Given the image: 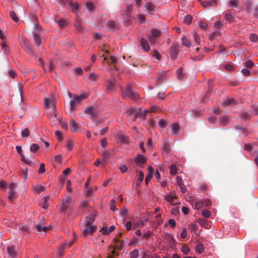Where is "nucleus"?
Instances as JSON below:
<instances>
[{
    "mask_svg": "<svg viewBox=\"0 0 258 258\" xmlns=\"http://www.w3.org/2000/svg\"><path fill=\"white\" fill-rule=\"evenodd\" d=\"M192 19V17L191 16L187 15L184 17L183 22L185 24H189L191 23Z\"/></svg>",
    "mask_w": 258,
    "mask_h": 258,
    "instance_id": "obj_43",
    "label": "nucleus"
},
{
    "mask_svg": "<svg viewBox=\"0 0 258 258\" xmlns=\"http://www.w3.org/2000/svg\"><path fill=\"white\" fill-rule=\"evenodd\" d=\"M124 244V242L122 240L121 241H119L116 245V247L119 250H121L122 248L123 245Z\"/></svg>",
    "mask_w": 258,
    "mask_h": 258,
    "instance_id": "obj_62",
    "label": "nucleus"
},
{
    "mask_svg": "<svg viewBox=\"0 0 258 258\" xmlns=\"http://www.w3.org/2000/svg\"><path fill=\"white\" fill-rule=\"evenodd\" d=\"M177 172V169L175 165L172 164L170 167V173L171 175H174Z\"/></svg>",
    "mask_w": 258,
    "mask_h": 258,
    "instance_id": "obj_34",
    "label": "nucleus"
},
{
    "mask_svg": "<svg viewBox=\"0 0 258 258\" xmlns=\"http://www.w3.org/2000/svg\"><path fill=\"white\" fill-rule=\"evenodd\" d=\"M19 41L20 45L28 54L31 56L34 54L27 38L23 37Z\"/></svg>",
    "mask_w": 258,
    "mask_h": 258,
    "instance_id": "obj_4",
    "label": "nucleus"
},
{
    "mask_svg": "<svg viewBox=\"0 0 258 258\" xmlns=\"http://www.w3.org/2000/svg\"><path fill=\"white\" fill-rule=\"evenodd\" d=\"M138 109H136L133 107H132L130 108L126 112V114L127 116L131 115L132 114L135 113V115H136V113L137 112Z\"/></svg>",
    "mask_w": 258,
    "mask_h": 258,
    "instance_id": "obj_41",
    "label": "nucleus"
},
{
    "mask_svg": "<svg viewBox=\"0 0 258 258\" xmlns=\"http://www.w3.org/2000/svg\"><path fill=\"white\" fill-rule=\"evenodd\" d=\"M102 156L103 161L106 162L110 158V155L109 151L104 150L102 153Z\"/></svg>",
    "mask_w": 258,
    "mask_h": 258,
    "instance_id": "obj_30",
    "label": "nucleus"
},
{
    "mask_svg": "<svg viewBox=\"0 0 258 258\" xmlns=\"http://www.w3.org/2000/svg\"><path fill=\"white\" fill-rule=\"evenodd\" d=\"M84 112L89 115L92 119H94L97 117L99 110L96 106H89L86 108Z\"/></svg>",
    "mask_w": 258,
    "mask_h": 258,
    "instance_id": "obj_5",
    "label": "nucleus"
},
{
    "mask_svg": "<svg viewBox=\"0 0 258 258\" xmlns=\"http://www.w3.org/2000/svg\"><path fill=\"white\" fill-rule=\"evenodd\" d=\"M8 74L10 77L14 79L16 76V73L13 70H10L8 72Z\"/></svg>",
    "mask_w": 258,
    "mask_h": 258,
    "instance_id": "obj_64",
    "label": "nucleus"
},
{
    "mask_svg": "<svg viewBox=\"0 0 258 258\" xmlns=\"http://www.w3.org/2000/svg\"><path fill=\"white\" fill-rule=\"evenodd\" d=\"M105 86L107 91L111 92L115 88V85L114 82L113 81H112L111 80H108L106 81V82L105 83Z\"/></svg>",
    "mask_w": 258,
    "mask_h": 258,
    "instance_id": "obj_15",
    "label": "nucleus"
},
{
    "mask_svg": "<svg viewBox=\"0 0 258 258\" xmlns=\"http://www.w3.org/2000/svg\"><path fill=\"white\" fill-rule=\"evenodd\" d=\"M75 27L77 30L80 33L84 32L85 30V28L81 24V23L79 22H77L75 23Z\"/></svg>",
    "mask_w": 258,
    "mask_h": 258,
    "instance_id": "obj_29",
    "label": "nucleus"
},
{
    "mask_svg": "<svg viewBox=\"0 0 258 258\" xmlns=\"http://www.w3.org/2000/svg\"><path fill=\"white\" fill-rule=\"evenodd\" d=\"M249 39L252 42H255L257 40V36L255 34H251L249 36Z\"/></svg>",
    "mask_w": 258,
    "mask_h": 258,
    "instance_id": "obj_61",
    "label": "nucleus"
},
{
    "mask_svg": "<svg viewBox=\"0 0 258 258\" xmlns=\"http://www.w3.org/2000/svg\"><path fill=\"white\" fill-rule=\"evenodd\" d=\"M30 135L29 131L28 128H25L21 133V135L23 138H27Z\"/></svg>",
    "mask_w": 258,
    "mask_h": 258,
    "instance_id": "obj_48",
    "label": "nucleus"
},
{
    "mask_svg": "<svg viewBox=\"0 0 258 258\" xmlns=\"http://www.w3.org/2000/svg\"><path fill=\"white\" fill-rule=\"evenodd\" d=\"M154 110L153 109H152L151 110H148L146 109L143 111V112L142 111L141 108H138L137 112L136 113V115L134 116V118L133 119V120L135 121L137 117H144L145 118L147 114L149 112H152L154 111Z\"/></svg>",
    "mask_w": 258,
    "mask_h": 258,
    "instance_id": "obj_9",
    "label": "nucleus"
},
{
    "mask_svg": "<svg viewBox=\"0 0 258 258\" xmlns=\"http://www.w3.org/2000/svg\"><path fill=\"white\" fill-rule=\"evenodd\" d=\"M34 43L36 46H39L41 43V39L38 34L35 33L34 34Z\"/></svg>",
    "mask_w": 258,
    "mask_h": 258,
    "instance_id": "obj_28",
    "label": "nucleus"
},
{
    "mask_svg": "<svg viewBox=\"0 0 258 258\" xmlns=\"http://www.w3.org/2000/svg\"><path fill=\"white\" fill-rule=\"evenodd\" d=\"M176 184L179 186L180 191L182 194L186 191V185L184 184L182 179L180 176H177L176 177Z\"/></svg>",
    "mask_w": 258,
    "mask_h": 258,
    "instance_id": "obj_12",
    "label": "nucleus"
},
{
    "mask_svg": "<svg viewBox=\"0 0 258 258\" xmlns=\"http://www.w3.org/2000/svg\"><path fill=\"white\" fill-rule=\"evenodd\" d=\"M160 34H161V32L157 29H153L151 31V35L157 38L160 36Z\"/></svg>",
    "mask_w": 258,
    "mask_h": 258,
    "instance_id": "obj_39",
    "label": "nucleus"
},
{
    "mask_svg": "<svg viewBox=\"0 0 258 258\" xmlns=\"http://www.w3.org/2000/svg\"><path fill=\"white\" fill-rule=\"evenodd\" d=\"M204 249V245L202 244H198L195 246V251L199 254L202 253Z\"/></svg>",
    "mask_w": 258,
    "mask_h": 258,
    "instance_id": "obj_25",
    "label": "nucleus"
},
{
    "mask_svg": "<svg viewBox=\"0 0 258 258\" xmlns=\"http://www.w3.org/2000/svg\"><path fill=\"white\" fill-rule=\"evenodd\" d=\"M84 228L83 230V234L87 236L89 234H92L96 229V227L92 225H84Z\"/></svg>",
    "mask_w": 258,
    "mask_h": 258,
    "instance_id": "obj_11",
    "label": "nucleus"
},
{
    "mask_svg": "<svg viewBox=\"0 0 258 258\" xmlns=\"http://www.w3.org/2000/svg\"><path fill=\"white\" fill-rule=\"evenodd\" d=\"M16 184L15 183H11L9 185V199L12 201L16 198Z\"/></svg>",
    "mask_w": 258,
    "mask_h": 258,
    "instance_id": "obj_8",
    "label": "nucleus"
},
{
    "mask_svg": "<svg viewBox=\"0 0 258 258\" xmlns=\"http://www.w3.org/2000/svg\"><path fill=\"white\" fill-rule=\"evenodd\" d=\"M181 41L182 45L187 47H189L191 45L190 41L186 38L182 37Z\"/></svg>",
    "mask_w": 258,
    "mask_h": 258,
    "instance_id": "obj_42",
    "label": "nucleus"
},
{
    "mask_svg": "<svg viewBox=\"0 0 258 258\" xmlns=\"http://www.w3.org/2000/svg\"><path fill=\"white\" fill-rule=\"evenodd\" d=\"M86 7L88 11H92L95 9V5L92 2H88L86 4Z\"/></svg>",
    "mask_w": 258,
    "mask_h": 258,
    "instance_id": "obj_46",
    "label": "nucleus"
},
{
    "mask_svg": "<svg viewBox=\"0 0 258 258\" xmlns=\"http://www.w3.org/2000/svg\"><path fill=\"white\" fill-rule=\"evenodd\" d=\"M39 149V146L36 144H33L30 146V151L32 153H35Z\"/></svg>",
    "mask_w": 258,
    "mask_h": 258,
    "instance_id": "obj_38",
    "label": "nucleus"
},
{
    "mask_svg": "<svg viewBox=\"0 0 258 258\" xmlns=\"http://www.w3.org/2000/svg\"><path fill=\"white\" fill-rule=\"evenodd\" d=\"M107 27L110 29H113L115 27V22L113 21H109L107 22Z\"/></svg>",
    "mask_w": 258,
    "mask_h": 258,
    "instance_id": "obj_57",
    "label": "nucleus"
},
{
    "mask_svg": "<svg viewBox=\"0 0 258 258\" xmlns=\"http://www.w3.org/2000/svg\"><path fill=\"white\" fill-rule=\"evenodd\" d=\"M235 104H236V102L233 98H227L223 101L222 105L223 106H227L230 105H234Z\"/></svg>",
    "mask_w": 258,
    "mask_h": 258,
    "instance_id": "obj_22",
    "label": "nucleus"
},
{
    "mask_svg": "<svg viewBox=\"0 0 258 258\" xmlns=\"http://www.w3.org/2000/svg\"><path fill=\"white\" fill-rule=\"evenodd\" d=\"M179 51V46L177 44H172L170 50V55L172 59H175Z\"/></svg>",
    "mask_w": 258,
    "mask_h": 258,
    "instance_id": "obj_13",
    "label": "nucleus"
},
{
    "mask_svg": "<svg viewBox=\"0 0 258 258\" xmlns=\"http://www.w3.org/2000/svg\"><path fill=\"white\" fill-rule=\"evenodd\" d=\"M141 45L145 51L148 52L150 50V46L149 43L145 38H141Z\"/></svg>",
    "mask_w": 258,
    "mask_h": 258,
    "instance_id": "obj_18",
    "label": "nucleus"
},
{
    "mask_svg": "<svg viewBox=\"0 0 258 258\" xmlns=\"http://www.w3.org/2000/svg\"><path fill=\"white\" fill-rule=\"evenodd\" d=\"M115 203V201L114 199L111 200L110 202V209L112 211H114L116 210Z\"/></svg>",
    "mask_w": 258,
    "mask_h": 258,
    "instance_id": "obj_55",
    "label": "nucleus"
},
{
    "mask_svg": "<svg viewBox=\"0 0 258 258\" xmlns=\"http://www.w3.org/2000/svg\"><path fill=\"white\" fill-rule=\"evenodd\" d=\"M88 97V95L84 93L81 95H78L76 94L73 95V99L70 101V110H74L77 104L81 103L84 100Z\"/></svg>",
    "mask_w": 258,
    "mask_h": 258,
    "instance_id": "obj_2",
    "label": "nucleus"
},
{
    "mask_svg": "<svg viewBox=\"0 0 258 258\" xmlns=\"http://www.w3.org/2000/svg\"><path fill=\"white\" fill-rule=\"evenodd\" d=\"M7 250L8 255L11 258H16L18 255L17 250L14 245H9Z\"/></svg>",
    "mask_w": 258,
    "mask_h": 258,
    "instance_id": "obj_7",
    "label": "nucleus"
},
{
    "mask_svg": "<svg viewBox=\"0 0 258 258\" xmlns=\"http://www.w3.org/2000/svg\"><path fill=\"white\" fill-rule=\"evenodd\" d=\"M58 24L61 28H64L67 26V22L64 20L61 19L58 21Z\"/></svg>",
    "mask_w": 258,
    "mask_h": 258,
    "instance_id": "obj_51",
    "label": "nucleus"
},
{
    "mask_svg": "<svg viewBox=\"0 0 258 258\" xmlns=\"http://www.w3.org/2000/svg\"><path fill=\"white\" fill-rule=\"evenodd\" d=\"M73 146L74 144L73 142L71 140L68 141V143L67 144V148L68 150L69 151H71L73 148Z\"/></svg>",
    "mask_w": 258,
    "mask_h": 258,
    "instance_id": "obj_54",
    "label": "nucleus"
},
{
    "mask_svg": "<svg viewBox=\"0 0 258 258\" xmlns=\"http://www.w3.org/2000/svg\"><path fill=\"white\" fill-rule=\"evenodd\" d=\"M129 255L130 258H137L139 256V251L138 250L135 249L134 250L130 252Z\"/></svg>",
    "mask_w": 258,
    "mask_h": 258,
    "instance_id": "obj_33",
    "label": "nucleus"
},
{
    "mask_svg": "<svg viewBox=\"0 0 258 258\" xmlns=\"http://www.w3.org/2000/svg\"><path fill=\"white\" fill-rule=\"evenodd\" d=\"M146 12L149 15L153 14L156 11V6L152 2H147L144 6Z\"/></svg>",
    "mask_w": 258,
    "mask_h": 258,
    "instance_id": "obj_10",
    "label": "nucleus"
},
{
    "mask_svg": "<svg viewBox=\"0 0 258 258\" xmlns=\"http://www.w3.org/2000/svg\"><path fill=\"white\" fill-rule=\"evenodd\" d=\"M33 189L35 192L39 194L42 191H44L45 189V187L42 185L38 184L33 185Z\"/></svg>",
    "mask_w": 258,
    "mask_h": 258,
    "instance_id": "obj_23",
    "label": "nucleus"
},
{
    "mask_svg": "<svg viewBox=\"0 0 258 258\" xmlns=\"http://www.w3.org/2000/svg\"><path fill=\"white\" fill-rule=\"evenodd\" d=\"M176 197H174L172 195H168L165 196V199L166 201H168L170 203L173 204L174 203V199Z\"/></svg>",
    "mask_w": 258,
    "mask_h": 258,
    "instance_id": "obj_44",
    "label": "nucleus"
},
{
    "mask_svg": "<svg viewBox=\"0 0 258 258\" xmlns=\"http://www.w3.org/2000/svg\"><path fill=\"white\" fill-rule=\"evenodd\" d=\"M153 172V168L149 166H148V173L146 175L145 178V183L146 185L148 184L149 182L151 180V178L152 177V173Z\"/></svg>",
    "mask_w": 258,
    "mask_h": 258,
    "instance_id": "obj_19",
    "label": "nucleus"
},
{
    "mask_svg": "<svg viewBox=\"0 0 258 258\" xmlns=\"http://www.w3.org/2000/svg\"><path fill=\"white\" fill-rule=\"evenodd\" d=\"M27 174H28V168L27 167L25 168V171H21V173L20 174L21 176L23 177V180L25 181L27 178Z\"/></svg>",
    "mask_w": 258,
    "mask_h": 258,
    "instance_id": "obj_52",
    "label": "nucleus"
},
{
    "mask_svg": "<svg viewBox=\"0 0 258 258\" xmlns=\"http://www.w3.org/2000/svg\"><path fill=\"white\" fill-rule=\"evenodd\" d=\"M44 107L45 109L47 110V112L50 110H55V107L53 101L51 98H46L44 100Z\"/></svg>",
    "mask_w": 258,
    "mask_h": 258,
    "instance_id": "obj_6",
    "label": "nucleus"
},
{
    "mask_svg": "<svg viewBox=\"0 0 258 258\" xmlns=\"http://www.w3.org/2000/svg\"><path fill=\"white\" fill-rule=\"evenodd\" d=\"M229 122V119L227 117H221L219 120L220 124L222 126H226Z\"/></svg>",
    "mask_w": 258,
    "mask_h": 258,
    "instance_id": "obj_27",
    "label": "nucleus"
},
{
    "mask_svg": "<svg viewBox=\"0 0 258 258\" xmlns=\"http://www.w3.org/2000/svg\"><path fill=\"white\" fill-rule=\"evenodd\" d=\"M238 4V0H230L228 2V6L229 7H236Z\"/></svg>",
    "mask_w": 258,
    "mask_h": 258,
    "instance_id": "obj_32",
    "label": "nucleus"
},
{
    "mask_svg": "<svg viewBox=\"0 0 258 258\" xmlns=\"http://www.w3.org/2000/svg\"><path fill=\"white\" fill-rule=\"evenodd\" d=\"M204 205V202L202 200H200L196 202L195 207L197 209H200L202 208Z\"/></svg>",
    "mask_w": 258,
    "mask_h": 258,
    "instance_id": "obj_40",
    "label": "nucleus"
},
{
    "mask_svg": "<svg viewBox=\"0 0 258 258\" xmlns=\"http://www.w3.org/2000/svg\"><path fill=\"white\" fill-rule=\"evenodd\" d=\"M96 215V212L94 211L92 213H91L89 216L86 217L84 225H91V224L94 222L95 217Z\"/></svg>",
    "mask_w": 258,
    "mask_h": 258,
    "instance_id": "obj_14",
    "label": "nucleus"
},
{
    "mask_svg": "<svg viewBox=\"0 0 258 258\" xmlns=\"http://www.w3.org/2000/svg\"><path fill=\"white\" fill-rule=\"evenodd\" d=\"M225 19L229 23H232L234 21V16L231 11L228 10L226 11L225 15Z\"/></svg>",
    "mask_w": 258,
    "mask_h": 258,
    "instance_id": "obj_16",
    "label": "nucleus"
},
{
    "mask_svg": "<svg viewBox=\"0 0 258 258\" xmlns=\"http://www.w3.org/2000/svg\"><path fill=\"white\" fill-rule=\"evenodd\" d=\"M45 172V165L43 163H41L40 165L39 169L38 170V173L40 174L43 173Z\"/></svg>",
    "mask_w": 258,
    "mask_h": 258,
    "instance_id": "obj_56",
    "label": "nucleus"
},
{
    "mask_svg": "<svg viewBox=\"0 0 258 258\" xmlns=\"http://www.w3.org/2000/svg\"><path fill=\"white\" fill-rule=\"evenodd\" d=\"M166 239L169 241V244L170 245H174L175 240H174L173 237L171 235L168 234L166 235Z\"/></svg>",
    "mask_w": 258,
    "mask_h": 258,
    "instance_id": "obj_37",
    "label": "nucleus"
},
{
    "mask_svg": "<svg viewBox=\"0 0 258 258\" xmlns=\"http://www.w3.org/2000/svg\"><path fill=\"white\" fill-rule=\"evenodd\" d=\"M21 159L23 162L29 166H32L33 165L32 161L29 159H26L24 155L22 154H21Z\"/></svg>",
    "mask_w": 258,
    "mask_h": 258,
    "instance_id": "obj_31",
    "label": "nucleus"
},
{
    "mask_svg": "<svg viewBox=\"0 0 258 258\" xmlns=\"http://www.w3.org/2000/svg\"><path fill=\"white\" fill-rule=\"evenodd\" d=\"M48 112V117L49 118L50 120L53 122L55 123L57 121V119H56V110L51 111L50 110Z\"/></svg>",
    "mask_w": 258,
    "mask_h": 258,
    "instance_id": "obj_17",
    "label": "nucleus"
},
{
    "mask_svg": "<svg viewBox=\"0 0 258 258\" xmlns=\"http://www.w3.org/2000/svg\"><path fill=\"white\" fill-rule=\"evenodd\" d=\"M118 253L116 252L114 248L111 251V253L109 254L107 256L108 258H114L115 256H118Z\"/></svg>",
    "mask_w": 258,
    "mask_h": 258,
    "instance_id": "obj_50",
    "label": "nucleus"
},
{
    "mask_svg": "<svg viewBox=\"0 0 258 258\" xmlns=\"http://www.w3.org/2000/svg\"><path fill=\"white\" fill-rule=\"evenodd\" d=\"M2 48L3 49V50L4 51V52L6 54V55H8V52H9V49H8V47L6 46V45L5 44H2Z\"/></svg>",
    "mask_w": 258,
    "mask_h": 258,
    "instance_id": "obj_60",
    "label": "nucleus"
},
{
    "mask_svg": "<svg viewBox=\"0 0 258 258\" xmlns=\"http://www.w3.org/2000/svg\"><path fill=\"white\" fill-rule=\"evenodd\" d=\"M181 250L184 254H187L189 252L190 249L187 245H183L181 247Z\"/></svg>",
    "mask_w": 258,
    "mask_h": 258,
    "instance_id": "obj_45",
    "label": "nucleus"
},
{
    "mask_svg": "<svg viewBox=\"0 0 258 258\" xmlns=\"http://www.w3.org/2000/svg\"><path fill=\"white\" fill-rule=\"evenodd\" d=\"M70 127L73 132H76L78 130V124L74 119L70 120Z\"/></svg>",
    "mask_w": 258,
    "mask_h": 258,
    "instance_id": "obj_26",
    "label": "nucleus"
},
{
    "mask_svg": "<svg viewBox=\"0 0 258 258\" xmlns=\"http://www.w3.org/2000/svg\"><path fill=\"white\" fill-rule=\"evenodd\" d=\"M73 206L72 198L69 195H66L61 200L60 205V212L67 213Z\"/></svg>",
    "mask_w": 258,
    "mask_h": 258,
    "instance_id": "obj_1",
    "label": "nucleus"
},
{
    "mask_svg": "<svg viewBox=\"0 0 258 258\" xmlns=\"http://www.w3.org/2000/svg\"><path fill=\"white\" fill-rule=\"evenodd\" d=\"M98 189L97 187L95 186L93 189H88L86 191V194L87 196H92L93 191L96 190Z\"/></svg>",
    "mask_w": 258,
    "mask_h": 258,
    "instance_id": "obj_58",
    "label": "nucleus"
},
{
    "mask_svg": "<svg viewBox=\"0 0 258 258\" xmlns=\"http://www.w3.org/2000/svg\"><path fill=\"white\" fill-rule=\"evenodd\" d=\"M202 215L205 218H209L211 215L210 212L208 210H204L202 212Z\"/></svg>",
    "mask_w": 258,
    "mask_h": 258,
    "instance_id": "obj_63",
    "label": "nucleus"
},
{
    "mask_svg": "<svg viewBox=\"0 0 258 258\" xmlns=\"http://www.w3.org/2000/svg\"><path fill=\"white\" fill-rule=\"evenodd\" d=\"M170 151V147L168 144H165L163 148V153L167 154Z\"/></svg>",
    "mask_w": 258,
    "mask_h": 258,
    "instance_id": "obj_47",
    "label": "nucleus"
},
{
    "mask_svg": "<svg viewBox=\"0 0 258 258\" xmlns=\"http://www.w3.org/2000/svg\"><path fill=\"white\" fill-rule=\"evenodd\" d=\"M104 59L107 60V62L110 63L111 64H115L117 61L116 58L112 55L110 56L109 59H108L106 57H104Z\"/></svg>",
    "mask_w": 258,
    "mask_h": 258,
    "instance_id": "obj_35",
    "label": "nucleus"
},
{
    "mask_svg": "<svg viewBox=\"0 0 258 258\" xmlns=\"http://www.w3.org/2000/svg\"><path fill=\"white\" fill-rule=\"evenodd\" d=\"M146 162V159L144 156L142 155H139L136 159L135 162L137 165H139L140 164H144Z\"/></svg>",
    "mask_w": 258,
    "mask_h": 258,
    "instance_id": "obj_24",
    "label": "nucleus"
},
{
    "mask_svg": "<svg viewBox=\"0 0 258 258\" xmlns=\"http://www.w3.org/2000/svg\"><path fill=\"white\" fill-rule=\"evenodd\" d=\"M122 95L124 97H128L132 99H136L139 96L138 93L132 89V87L130 85H128L126 88L122 91Z\"/></svg>",
    "mask_w": 258,
    "mask_h": 258,
    "instance_id": "obj_3",
    "label": "nucleus"
},
{
    "mask_svg": "<svg viewBox=\"0 0 258 258\" xmlns=\"http://www.w3.org/2000/svg\"><path fill=\"white\" fill-rule=\"evenodd\" d=\"M253 66V62L250 60H248L245 62V66L248 68H251Z\"/></svg>",
    "mask_w": 258,
    "mask_h": 258,
    "instance_id": "obj_59",
    "label": "nucleus"
},
{
    "mask_svg": "<svg viewBox=\"0 0 258 258\" xmlns=\"http://www.w3.org/2000/svg\"><path fill=\"white\" fill-rule=\"evenodd\" d=\"M10 16L11 18V19L14 21L15 22H19V18L17 16L16 13L13 12L11 11L10 12Z\"/></svg>",
    "mask_w": 258,
    "mask_h": 258,
    "instance_id": "obj_36",
    "label": "nucleus"
},
{
    "mask_svg": "<svg viewBox=\"0 0 258 258\" xmlns=\"http://www.w3.org/2000/svg\"><path fill=\"white\" fill-rule=\"evenodd\" d=\"M158 124L159 125L162 127V128H164L166 127L167 124H166V122L165 121V120L162 118L160 119L159 121H158Z\"/></svg>",
    "mask_w": 258,
    "mask_h": 258,
    "instance_id": "obj_53",
    "label": "nucleus"
},
{
    "mask_svg": "<svg viewBox=\"0 0 258 258\" xmlns=\"http://www.w3.org/2000/svg\"><path fill=\"white\" fill-rule=\"evenodd\" d=\"M70 6L72 9V11L73 12L75 13L76 11H78L79 9V5L77 3H70Z\"/></svg>",
    "mask_w": 258,
    "mask_h": 258,
    "instance_id": "obj_49",
    "label": "nucleus"
},
{
    "mask_svg": "<svg viewBox=\"0 0 258 258\" xmlns=\"http://www.w3.org/2000/svg\"><path fill=\"white\" fill-rule=\"evenodd\" d=\"M170 128L173 135H177L179 130V124L176 123H172Z\"/></svg>",
    "mask_w": 258,
    "mask_h": 258,
    "instance_id": "obj_20",
    "label": "nucleus"
},
{
    "mask_svg": "<svg viewBox=\"0 0 258 258\" xmlns=\"http://www.w3.org/2000/svg\"><path fill=\"white\" fill-rule=\"evenodd\" d=\"M49 199V197H43L40 202V206L43 208V209H47L48 207V200Z\"/></svg>",
    "mask_w": 258,
    "mask_h": 258,
    "instance_id": "obj_21",
    "label": "nucleus"
}]
</instances>
